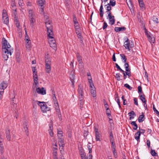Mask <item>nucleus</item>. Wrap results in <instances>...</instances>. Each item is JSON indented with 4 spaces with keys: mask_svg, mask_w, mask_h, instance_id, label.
<instances>
[{
    "mask_svg": "<svg viewBox=\"0 0 159 159\" xmlns=\"http://www.w3.org/2000/svg\"><path fill=\"white\" fill-rule=\"evenodd\" d=\"M2 57L4 60L7 61L9 55L10 56L11 55L13 52V49L11 48L10 44L4 38L2 39Z\"/></svg>",
    "mask_w": 159,
    "mask_h": 159,
    "instance_id": "nucleus-1",
    "label": "nucleus"
},
{
    "mask_svg": "<svg viewBox=\"0 0 159 159\" xmlns=\"http://www.w3.org/2000/svg\"><path fill=\"white\" fill-rule=\"evenodd\" d=\"M48 16H44V18L46 20H45V25L46 27L47 32L48 35L50 39H52L53 33L52 31V26L51 24V22L49 20L47 19Z\"/></svg>",
    "mask_w": 159,
    "mask_h": 159,
    "instance_id": "nucleus-2",
    "label": "nucleus"
},
{
    "mask_svg": "<svg viewBox=\"0 0 159 159\" xmlns=\"http://www.w3.org/2000/svg\"><path fill=\"white\" fill-rule=\"evenodd\" d=\"M36 102L40 107V108L43 113H46L47 111L50 110V108L47 106L46 102H41L38 101H36Z\"/></svg>",
    "mask_w": 159,
    "mask_h": 159,
    "instance_id": "nucleus-3",
    "label": "nucleus"
},
{
    "mask_svg": "<svg viewBox=\"0 0 159 159\" xmlns=\"http://www.w3.org/2000/svg\"><path fill=\"white\" fill-rule=\"evenodd\" d=\"M36 70L35 67H33L32 68L34 82L35 85H37L39 83V81L38 75H37V71H36Z\"/></svg>",
    "mask_w": 159,
    "mask_h": 159,
    "instance_id": "nucleus-4",
    "label": "nucleus"
},
{
    "mask_svg": "<svg viewBox=\"0 0 159 159\" xmlns=\"http://www.w3.org/2000/svg\"><path fill=\"white\" fill-rule=\"evenodd\" d=\"M78 97L80 99H82V97H84V92L83 88L82 85H79L78 89Z\"/></svg>",
    "mask_w": 159,
    "mask_h": 159,
    "instance_id": "nucleus-5",
    "label": "nucleus"
},
{
    "mask_svg": "<svg viewBox=\"0 0 159 159\" xmlns=\"http://www.w3.org/2000/svg\"><path fill=\"white\" fill-rule=\"evenodd\" d=\"M75 70H73L70 72L69 77L70 81H71L72 83V86L74 88L75 87L74 83L75 81L74 80L75 79Z\"/></svg>",
    "mask_w": 159,
    "mask_h": 159,
    "instance_id": "nucleus-6",
    "label": "nucleus"
},
{
    "mask_svg": "<svg viewBox=\"0 0 159 159\" xmlns=\"http://www.w3.org/2000/svg\"><path fill=\"white\" fill-rule=\"evenodd\" d=\"M145 34L148 38L149 41L151 43H154L155 42V38L153 37L152 34L148 31L145 32Z\"/></svg>",
    "mask_w": 159,
    "mask_h": 159,
    "instance_id": "nucleus-7",
    "label": "nucleus"
},
{
    "mask_svg": "<svg viewBox=\"0 0 159 159\" xmlns=\"http://www.w3.org/2000/svg\"><path fill=\"white\" fill-rule=\"evenodd\" d=\"M126 71H124V72H122L123 73L124 76V79H125L126 78V76L128 75L129 77V73L128 72L129 71V69L128 68L129 66V64L128 63H125L124 65Z\"/></svg>",
    "mask_w": 159,
    "mask_h": 159,
    "instance_id": "nucleus-8",
    "label": "nucleus"
},
{
    "mask_svg": "<svg viewBox=\"0 0 159 159\" xmlns=\"http://www.w3.org/2000/svg\"><path fill=\"white\" fill-rule=\"evenodd\" d=\"M107 14L109 23L111 25H114L115 21L114 16H111V11H108Z\"/></svg>",
    "mask_w": 159,
    "mask_h": 159,
    "instance_id": "nucleus-9",
    "label": "nucleus"
},
{
    "mask_svg": "<svg viewBox=\"0 0 159 159\" xmlns=\"http://www.w3.org/2000/svg\"><path fill=\"white\" fill-rule=\"evenodd\" d=\"M48 38H49L48 42L50 47L53 49L56 48L57 47L56 42L54 38L53 37L52 39H50L48 37Z\"/></svg>",
    "mask_w": 159,
    "mask_h": 159,
    "instance_id": "nucleus-10",
    "label": "nucleus"
},
{
    "mask_svg": "<svg viewBox=\"0 0 159 159\" xmlns=\"http://www.w3.org/2000/svg\"><path fill=\"white\" fill-rule=\"evenodd\" d=\"M94 132L96 141H100V138L101 137V135L98 131V129L97 128L94 127Z\"/></svg>",
    "mask_w": 159,
    "mask_h": 159,
    "instance_id": "nucleus-11",
    "label": "nucleus"
},
{
    "mask_svg": "<svg viewBox=\"0 0 159 159\" xmlns=\"http://www.w3.org/2000/svg\"><path fill=\"white\" fill-rule=\"evenodd\" d=\"M58 139V144L60 146L59 149L63 150V148L64 146V138Z\"/></svg>",
    "mask_w": 159,
    "mask_h": 159,
    "instance_id": "nucleus-12",
    "label": "nucleus"
},
{
    "mask_svg": "<svg viewBox=\"0 0 159 159\" xmlns=\"http://www.w3.org/2000/svg\"><path fill=\"white\" fill-rule=\"evenodd\" d=\"M8 82L6 81H3L0 84V90L4 91L7 87Z\"/></svg>",
    "mask_w": 159,
    "mask_h": 159,
    "instance_id": "nucleus-13",
    "label": "nucleus"
},
{
    "mask_svg": "<svg viewBox=\"0 0 159 159\" xmlns=\"http://www.w3.org/2000/svg\"><path fill=\"white\" fill-rule=\"evenodd\" d=\"M36 91L38 94H41L43 95L46 94V90L43 87H42L41 88L38 87L36 89Z\"/></svg>",
    "mask_w": 159,
    "mask_h": 159,
    "instance_id": "nucleus-14",
    "label": "nucleus"
},
{
    "mask_svg": "<svg viewBox=\"0 0 159 159\" xmlns=\"http://www.w3.org/2000/svg\"><path fill=\"white\" fill-rule=\"evenodd\" d=\"M145 130L141 129H140V131L137 132L135 134V139L138 141L139 139L140 134H144L145 133Z\"/></svg>",
    "mask_w": 159,
    "mask_h": 159,
    "instance_id": "nucleus-15",
    "label": "nucleus"
},
{
    "mask_svg": "<svg viewBox=\"0 0 159 159\" xmlns=\"http://www.w3.org/2000/svg\"><path fill=\"white\" fill-rule=\"evenodd\" d=\"M90 92L93 97H95L96 96L95 88L94 86L90 87Z\"/></svg>",
    "mask_w": 159,
    "mask_h": 159,
    "instance_id": "nucleus-16",
    "label": "nucleus"
},
{
    "mask_svg": "<svg viewBox=\"0 0 159 159\" xmlns=\"http://www.w3.org/2000/svg\"><path fill=\"white\" fill-rule=\"evenodd\" d=\"M29 20L30 22V25L32 27L34 25V23L35 22V17H29Z\"/></svg>",
    "mask_w": 159,
    "mask_h": 159,
    "instance_id": "nucleus-17",
    "label": "nucleus"
},
{
    "mask_svg": "<svg viewBox=\"0 0 159 159\" xmlns=\"http://www.w3.org/2000/svg\"><path fill=\"white\" fill-rule=\"evenodd\" d=\"M57 148H54L53 150V155L54 159H58L57 156Z\"/></svg>",
    "mask_w": 159,
    "mask_h": 159,
    "instance_id": "nucleus-18",
    "label": "nucleus"
},
{
    "mask_svg": "<svg viewBox=\"0 0 159 159\" xmlns=\"http://www.w3.org/2000/svg\"><path fill=\"white\" fill-rule=\"evenodd\" d=\"M6 138L7 140L9 141H10L11 138V136L10 135V133L9 129L8 128L7 129L6 131Z\"/></svg>",
    "mask_w": 159,
    "mask_h": 159,
    "instance_id": "nucleus-19",
    "label": "nucleus"
},
{
    "mask_svg": "<svg viewBox=\"0 0 159 159\" xmlns=\"http://www.w3.org/2000/svg\"><path fill=\"white\" fill-rule=\"evenodd\" d=\"M63 132L61 129H57V135L58 139L63 138Z\"/></svg>",
    "mask_w": 159,
    "mask_h": 159,
    "instance_id": "nucleus-20",
    "label": "nucleus"
},
{
    "mask_svg": "<svg viewBox=\"0 0 159 159\" xmlns=\"http://www.w3.org/2000/svg\"><path fill=\"white\" fill-rule=\"evenodd\" d=\"M124 46L126 49H128L129 51V42L128 38H126V39L124 43Z\"/></svg>",
    "mask_w": 159,
    "mask_h": 159,
    "instance_id": "nucleus-21",
    "label": "nucleus"
},
{
    "mask_svg": "<svg viewBox=\"0 0 159 159\" xmlns=\"http://www.w3.org/2000/svg\"><path fill=\"white\" fill-rule=\"evenodd\" d=\"M141 9L142 10L145 9V5L143 1V0H138Z\"/></svg>",
    "mask_w": 159,
    "mask_h": 159,
    "instance_id": "nucleus-22",
    "label": "nucleus"
},
{
    "mask_svg": "<svg viewBox=\"0 0 159 159\" xmlns=\"http://www.w3.org/2000/svg\"><path fill=\"white\" fill-rule=\"evenodd\" d=\"M25 47L29 49L31 47V41L30 40H26L25 41Z\"/></svg>",
    "mask_w": 159,
    "mask_h": 159,
    "instance_id": "nucleus-23",
    "label": "nucleus"
},
{
    "mask_svg": "<svg viewBox=\"0 0 159 159\" xmlns=\"http://www.w3.org/2000/svg\"><path fill=\"white\" fill-rule=\"evenodd\" d=\"M142 114L140 115L138 118V121L139 123L143 122L145 119L143 113H142Z\"/></svg>",
    "mask_w": 159,
    "mask_h": 159,
    "instance_id": "nucleus-24",
    "label": "nucleus"
},
{
    "mask_svg": "<svg viewBox=\"0 0 159 159\" xmlns=\"http://www.w3.org/2000/svg\"><path fill=\"white\" fill-rule=\"evenodd\" d=\"M37 2L38 5L42 7L45 4V1L44 0H37Z\"/></svg>",
    "mask_w": 159,
    "mask_h": 159,
    "instance_id": "nucleus-25",
    "label": "nucleus"
},
{
    "mask_svg": "<svg viewBox=\"0 0 159 159\" xmlns=\"http://www.w3.org/2000/svg\"><path fill=\"white\" fill-rule=\"evenodd\" d=\"M125 30V27H116L115 28V30L116 32H119V31H123Z\"/></svg>",
    "mask_w": 159,
    "mask_h": 159,
    "instance_id": "nucleus-26",
    "label": "nucleus"
},
{
    "mask_svg": "<svg viewBox=\"0 0 159 159\" xmlns=\"http://www.w3.org/2000/svg\"><path fill=\"white\" fill-rule=\"evenodd\" d=\"M28 11L29 17H35V13L32 10H29Z\"/></svg>",
    "mask_w": 159,
    "mask_h": 159,
    "instance_id": "nucleus-27",
    "label": "nucleus"
},
{
    "mask_svg": "<svg viewBox=\"0 0 159 159\" xmlns=\"http://www.w3.org/2000/svg\"><path fill=\"white\" fill-rule=\"evenodd\" d=\"M103 9V8L102 4H101L100 7V9H99L100 16L101 17H103V15L104 14Z\"/></svg>",
    "mask_w": 159,
    "mask_h": 159,
    "instance_id": "nucleus-28",
    "label": "nucleus"
},
{
    "mask_svg": "<svg viewBox=\"0 0 159 159\" xmlns=\"http://www.w3.org/2000/svg\"><path fill=\"white\" fill-rule=\"evenodd\" d=\"M122 60L124 61L123 62L126 63H125L126 62L127 58L126 56L125 55L123 54H120V55Z\"/></svg>",
    "mask_w": 159,
    "mask_h": 159,
    "instance_id": "nucleus-29",
    "label": "nucleus"
},
{
    "mask_svg": "<svg viewBox=\"0 0 159 159\" xmlns=\"http://www.w3.org/2000/svg\"><path fill=\"white\" fill-rule=\"evenodd\" d=\"M106 113L107 115V116L109 120H111L112 116L111 114V111L109 109L108 110H106Z\"/></svg>",
    "mask_w": 159,
    "mask_h": 159,
    "instance_id": "nucleus-30",
    "label": "nucleus"
},
{
    "mask_svg": "<svg viewBox=\"0 0 159 159\" xmlns=\"http://www.w3.org/2000/svg\"><path fill=\"white\" fill-rule=\"evenodd\" d=\"M145 95L143 94V95H141L140 96V98L141 101L144 103V106H145V105L146 104V99L145 98Z\"/></svg>",
    "mask_w": 159,
    "mask_h": 159,
    "instance_id": "nucleus-31",
    "label": "nucleus"
},
{
    "mask_svg": "<svg viewBox=\"0 0 159 159\" xmlns=\"http://www.w3.org/2000/svg\"><path fill=\"white\" fill-rule=\"evenodd\" d=\"M135 116V113L133 111L130 112V120L134 118Z\"/></svg>",
    "mask_w": 159,
    "mask_h": 159,
    "instance_id": "nucleus-32",
    "label": "nucleus"
},
{
    "mask_svg": "<svg viewBox=\"0 0 159 159\" xmlns=\"http://www.w3.org/2000/svg\"><path fill=\"white\" fill-rule=\"evenodd\" d=\"M45 63H51V59L50 58L48 57V56H47L45 57Z\"/></svg>",
    "mask_w": 159,
    "mask_h": 159,
    "instance_id": "nucleus-33",
    "label": "nucleus"
},
{
    "mask_svg": "<svg viewBox=\"0 0 159 159\" xmlns=\"http://www.w3.org/2000/svg\"><path fill=\"white\" fill-rule=\"evenodd\" d=\"M131 125L133 126V129L134 130H136L138 128V126L135 121H132L131 123Z\"/></svg>",
    "mask_w": 159,
    "mask_h": 159,
    "instance_id": "nucleus-34",
    "label": "nucleus"
},
{
    "mask_svg": "<svg viewBox=\"0 0 159 159\" xmlns=\"http://www.w3.org/2000/svg\"><path fill=\"white\" fill-rule=\"evenodd\" d=\"M2 20L3 21V23L6 25H7L9 23V17H7L4 18H2Z\"/></svg>",
    "mask_w": 159,
    "mask_h": 159,
    "instance_id": "nucleus-35",
    "label": "nucleus"
},
{
    "mask_svg": "<svg viewBox=\"0 0 159 159\" xmlns=\"http://www.w3.org/2000/svg\"><path fill=\"white\" fill-rule=\"evenodd\" d=\"M45 69L46 72L49 73L51 71V66L45 65Z\"/></svg>",
    "mask_w": 159,
    "mask_h": 159,
    "instance_id": "nucleus-36",
    "label": "nucleus"
},
{
    "mask_svg": "<svg viewBox=\"0 0 159 159\" xmlns=\"http://www.w3.org/2000/svg\"><path fill=\"white\" fill-rule=\"evenodd\" d=\"M8 17L7 11L5 10H3L2 12V18Z\"/></svg>",
    "mask_w": 159,
    "mask_h": 159,
    "instance_id": "nucleus-37",
    "label": "nucleus"
},
{
    "mask_svg": "<svg viewBox=\"0 0 159 159\" xmlns=\"http://www.w3.org/2000/svg\"><path fill=\"white\" fill-rule=\"evenodd\" d=\"M49 134L51 137H52L53 135V133L52 132V126L50 125L49 126Z\"/></svg>",
    "mask_w": 159,
    "mask_h": 159,
    "instance_id": "nucleus-38",
    "label": "nucleus"
},
{
    "mask_svg": "<svg viewBox=\"0 0 159 159\" xmlns=\"http://www.w3.org/2000/svg\"><path fill=\"white\" fill-rule=\"evenodd\" d=\"M54 103L56 111H60L59 107L57 102H54Z\"/></svg>",
    "mask_w": 159,
    "mask_h": 159,
    "instance_id": "nucleus-39",
    "label": "nucleus"
},
{
    "mask_svg": "<svg viewBox=\"0 0 159 159\" xmlns=\"http://www.w3.org/2000/svg\"><path fill=\"white\" fill-rule=\"evenodd\" d=\"M88 80H89V82L90 84V87L94 86L93 82V81L92 80L91 77L88 78Z\"/></svg>",
    "mask_w": 159,
    "mask_h": 159,
    "instance_id": "nucleus-40",
    "label": "nucleus"
},
{
    "mask_svg": "<svg viewBox=\"0 0 159 159\" xmlns=\"http://www.w3.org/2000/svg\"><path fill=\"white\" fill-rule=\"evenodd\" d=\"M109 4L110 6L114 7L115 5L116 2L115 0H110Z\"/></svg>",
    "mask_w": 159,
    "mask_h": 159,
    "instance_id": "nucleus-41",
    "label": "nucleus"
},
{
    "mask_svg": "<svg viewBox=\"0 0 159 159\" xmlns=\"http://www.w3.org/2000/svg\"><path fill=\"white\" fill-rule=\"evenodd\" d=\"M109 138L110 141H114V138L113 136V134L111 131L110 132Z\"/></svg>",
    "mask_w": 159,
    "mask_h": 159,
    "instance_id": "nucleus-42",
    "label": "nucleus"
},
{
    "mask_svg": "<svg viewBox=\"0 0 159 159\" xmlns=\"http://www.w3.org/2000/svg\"><path fill=\"white\" fill-rule=\"evenodd\" d=\"M152 20L155 23L157 24L159 23L158 19L156 16H153Z\"/></svg>",
    "mask_w": 159,
    "mask_h": 159,
    "instance_id": "nucleus-43",
    "label": "nucleus"
},
{
    "mask_svg": "<svg viewBox=\"0 0 159 159\" xmlns=\"http://www.w3.org/2000/svg\"><path fill=\"white\" fill-rule=\"evenodd\" d=\"M79 99L80 101L79 103L80 104V106L82 107V106L84 104V97H82V99H80V98H79Z\"/></svg>",
    "mask_w": 159,
    "mask_h": 159,
    "instance_id": "nucleus-44",
    "label": "nucleus"
},
{
    "mask_svg": "<svg viewBox=\"0 0 159 159\" xmlns=\"http://www.w3.org/2000/svg\"><path fill=\"white\" fill-rule=\"evenodd\" d=\"M4 147L3 144H0V151L1 154L2 155L3 153Z\"/></svg>",
    "mask_w": 159,
    "mask_h": 159,
    "instance_id": "nucleus-45",
    "label": "nucleus"
},
{
    "mask_svg": "<svg viewBox=\"0 0 159 159\" xmlns=\"http://www.w3.org/2000/svg\"><path fill=\"white\" fill-rule=\"evenodd\" d=\"M151 153L153 156H157V154L155 152V150H152L151 151Z\"/></svg>",
    "mask_w": 159,
    "mask_h": 159,
    "instance_id": "nucleus-46",
    "label": "nucleus"
},
{
    "mask_svg": "<svg viewBox=\"0 0 159 159\" xmlns=\"http://www.w3.org/2000/svg\"><path fill=\"white\" fill-rule=\"evenodd\" d=\"M105 6H107V10L108 11H110L111 10V6L110 5V4L109 3H108L107 5H106Z\"/></svg>",
    "mask_w": 159,
    "mask_h": 159,
    "instance_id": "nucleus-47",
    "label": "nucleus"
},
{
    "mask_svg": "<svg viewBox=\"0 0 159 159\" xmlns=\"http://www.w3.org/2000/svg\"><path fill=\"white\" fill-rule=\"evenodd\" d=\"M77 60L78 61V62L82 61V60L81 59V56L80 55V54L78 53L77 54Z\"/></svg>",
    "mask_w": 159,
    "mask_h": 159,
    "instance_id": "nucleus-48",
    "label": "nucleus"
},
{
    "mask_svg": "<svg viewBox=\"0 0 159 159\" xmlns=\"http://www.w3.org/2000/svg\"><path fill=\"white\" fill-rule=\"evenodd\" d=\"M153 109L154 111V112L156 113V114L159 116V111L156 109L155 107V106L154 104H153Z\"/></svg>",
    "mask_w": 159,
    "mask_h": 159,
    "instance_id": "nucleus-49",
    "label": "nucleus"
},
{
    "mask_svg": "<svg viewBox=\"0 0 159 159\" xmlns=\"http://www.w3.org/2000/svg\"><path fill=\"white\" fill-rule=\"evenodd\" d=\"M57 116L59 118V119L60 120H62V117H61V112L60 111V110L59 111H57Z\"/></svg>",
    "mask_w": 159,
    "mask_h": 159,
    "instance_id": "nucleus-50",
    "label": "nucleus"
},
{
    "mask_svg": "<svg viewBox=\"0 0 159 159\" xmlns=\"http://www.w3.org/2000/svg\"><path fill=\"white\" fill-rule=\"evenodd\" d=\"M76 33L77 35V37L79 39H82V36L81 34L80 31H77Z\"/></svg>",
    "mask_w": 159,
    "mask_h": 159,
    "instance_id": "nucleus-51",
    "label": "nucleus"
},
{
    "mask_svg": "<svg viewBox=\"0 0 159 159\" xmlns=\"http://www.w3.org/2000/svg\"><path fill=\"white\" fill-rule=\"evenodd\" d=\"M73 18V21L74 24H78L77 18L75 15H74Z\"/></svg>",
    "mask_w": 159,
    "mask_h": 159,
    "instance_id": "nucleus-52",
    "label": "nucleus"
},
{
    "mask_svg": "<svg viewBox=\"0 0 159 159\" xmlns=\"http://www.w3.org/2000/svg\"><path fill=\"white\" fill-rule=\"evenodd\" d=\"M120 74L119 73H116V74L115 77L118 80H121Z\"/></svg>",
    "mask_w": 159,
    "mask_h": 159,
    "instance_id": "nucleus-53",
    "label": "nucleus"
},
{
    "mask_svg": "<svg viewBox=\"0 0 159 159\" xmlns=\"http://www.w3.org/2000/svg\"><path fill=\"white\" fill-rule=\"evenodd\" d=\"M11 6L13 8H12V9L13 10H15V11H16V9L14 8V7L16 6V5L15 3V1H12V2H11Z\"/></svg>",
    "mask_w": 159,
    "mask_h": 159,
    "instance_id": "nucleus-54",
    "label": "nucleus"
},
{
    "mask_svg": "<svg viewBox=\"0 0 159 159\" xmlns=\"http://www.w3.org/2000/svg\"><path fill=\"white\" fill-rule=\"evenodd\" d=\"M116 68L118 69L121 72H124V70H123L120 67V66L118 65L116 63Z\"/></svg>",
    "mask_w": 159,
    "mask_h": 159,
    "instance_id": "nucleus-55",
    "label": "nucleus"
},
{
    "mask_svg": "<svg viewBox=\"0 0 159 159\" xmlns=\"http://www.w3.org/2000/svg\"><path fill=\"white\" fill-rule=\"evenodd\" d=\"M138 92L139 93H143L142 91V88L140 86L138 87Z\"/></svg>",
    "mask_w": 159,
    "mask_h": 159,
    "instance_id": "nucleus-56",
    "label": "nucleus"
},
{
    "mask_svg": "<svg viewBox=\"0 0 159 159\" xmlns=\"http://www.w3.org/2000/svg\"><path fill=\"white\" fill-rule=\"evenodd\" d=\"M75 28L76 32H77V31H80V28L79 25H75Z\"/></svg>",
    "mask_w": 159,
    "mask_h": 159,
    "instance_id": "nucleus-57",
    "label": "nucleus"
},
{
    "mask_svg": "<svg viewBox=\"0 0 159 159\" xmlns=\"http://www.w3.org/2000/svg\"><path fill=\"white\" fill-rule=\"evenodd\" d=\"M79 65L80 68H82L84 67V64L83 61H81L80 62H79Z\"/></svg>",
    "mask_w": 159,
    "mask_h": 159,
    "instance_id": "nucleus-58",
    "label": "nucleus"
},
{
    "mask_svg": "<svg viewBox=\"0 0 159 159\" xmlns=\"http://www.w3.org/2000/svg\"><path fill=\"white\" fill-rule=\"evenodd\" d=\"M24 129L25 132L26 133V134L27 135H28V129L27 127V125H26L25 127H24Z\"/></svg>",
    "mask_w": 159,
    "mask_h": 159,
    "instance_id": "nucleus-59",
    "label": "nucleus"
},
{
    "mask_svg": "<svg viewBox=\"0 0 159 159\" xmlns=\"http://www.w3.org/2000/svg\"><path fill=\"white\" fill-rule=\"evenodd\" d=\"M52 99L54 102H57V99L55 94H53L52 95Z\"/></svg>",
    "mask_w": 159,
    "mask_h": 159,
    "instance_id": "nucleus-60",
    "label": "nucleus"
},
{
    "mask_svg": "<svg viewBox=\"0 0 159 159\" xmlns=\"http://www.w3.org/2000/svg\"><path fill=\"white\" fill-rule=\"evenodd\" d=\"M81 157L82 159H88L85 154L83 153L81 154Z\"/></svg>",
    "mask_w": 159,
    "mask_h": 159,
    "instance_id": "nucleus-61",
    "label": "nucleus"
},
{
    "mask_svg": "<svg viewBox=\"0 0 159 159\" xmlns=\"http://www.w3.org/2000/svg\"><path fill=\"white\" fill-rule=\"evenodd\" d=\"M44 11V7L43 6L42 7H41L39 9V12L40 14H42L43 13Z\"/></svg>",
    "mask_w": 159,
    "mask_h": 159,
    "instance_id": "nucleus-62",
    "label": "nucleus"
},
{
    "mask_svg": "<svg viewBox=\"0 0 159 159\" xmlns=\"http://www.w3.org/2000/svg\"><path fill=\"white\" fill-rule=\"evenodd\" d=\"M104 104L105 107L106 108V110H108V109H109L108 107V105L105 101L104 102Z\"/></svg>",
    "mask_w": 159,
    "mask_h": 159,
    "instance_id": "nucleus-63",
    "label": "nucleus"
},
{
    "mask_svg": "<svg viewBox=\"0 0 159 159\" xmlns=\"http://www.w3.org/2000/svg\"><path fill=\"white\" fill-rule=\"evenodd\" d=\"M134 103L135 105L138 106V99L137 98H134Z\"/></svg>",
    "mask_w": 159,
    "mask_h": 159,
    "instance_id": "nucleus-64",
    "label": "nucleus"
}]
</instances>
